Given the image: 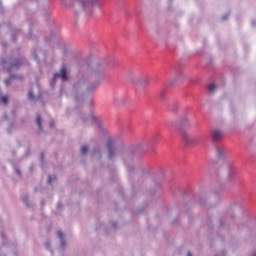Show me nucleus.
I'll return each mask as SVG.
<instances>
[{
  "mask_svg": "<svg viewBox=\"0 0 256 256\" xmlns=\"http://www.w3.org/2000/svg\"><path fill=\"white\" fill-rule=\"evenodd\" d=\"M105 69L106 64H84L82 66L84 76L74 84V88L76 90L82 88L84 95L95 92L101 84Z\"/></svg>",
  "mask_w": 256,
  "mask_h": 256,
  "instance_id": "f257e3e1",
  "label": "nucleus"
},
{
  "mask_svg": "<svg viewBox=\"0 0 256 256\" xmlns=\"http://www.w3.org/2000/svg\"><path fill=\"white\" fill-rule=\"evenodd\" d=\"M105 6L104 0H80L74 6V14L77 17L87 18L102 12Z\"/></svg>",
  "mask_w": 256,
  "mask_h": 256,
  "instance_id": "f03ea898",
  "label": "nucleus"
},
{
  "mask_svg": "<svg viewBox=\"0 0 256 256\" xmlns=\"http://www.w3.org/2000/svg\"><path fill=\"white\" fill-rule=\"evenodd\" d=\"M23 65V60L7 58L6 60H2L1 66L3 69L7 71V73H12V71H17L19 67Z\"/></svg>",
  "mask_w": 256,
  "mask_h": 256,
  "instance_id": "7ed1b4c3",
  "label": "nucleus"
},
{
  "mask_svg": "<svg viewBox=\"0 0 256 256\" xmlns=\"http://www.w3.org/2000/svg\"><path fill=\"white\" fill-rule=\"evenodd\" d=\"M61 79V81H65V66H62L60 73L54 74L52 80L50 81L51 87H55V82Z\"/></svg>",
  "mask_w": 256,
  "mask_h": 256,
  "instance_id": "20e7f679",
  "label": "nucleus"
},
{
  "mask_svg": "<svg viewBox=\"0 0 256 256\" xmlns=\"http://www.w3.org/2000/svg\"><path fill=\"white\" fill-rule=\"evenodd\" d=\"M106 146L108 148L109 158H113L116 150L113 140H107Z\"/></svg>",
  "mask_w": 256,
  "mask_h": 256,
  "instance_id": "39448f33",
  "label": "nucleus"
},
{
  "mask_svg": "<svg viewBox=\"0 0 256 256\" xmlns=\"http://www.w3.org/2000/svg\"><path fill=\"white\" fill-rule=\"evenodd\" d=\"M211 135H212L213 140H215V141L222 140V138L224 136L223 132H221V130H218V129L212 130Z\"/></svg>",
  "mask_w": 256,
  "mask_h": 256,
  "instance_id": "423d86ee",
  "label": "nucleus"
},
{
  "mask_svg": "<svg viewBox=\"0 0 256 256\" xmlns=\"http://www.w3.org/2000/svg\"><path fill=\"white\" fill-rule=\"evenodd\" d=\"M88 120L90 122H92V124H97L98 126H101L102 124V120L100 118H97V116H95L94 114H91V116H89Z\"/></svg>",
  "mask_w": 256,
  "mask_h": 256,
  "instance_id": "0eeeda50",
  "label": "nucleus"
},
{
  "mask_svg": "<svg viewBox=\"0 0 256 256\" xmlns=\"http://www.w3.org/2000/svg\"><path fill=\"white\" fill-rule=\"evenodd\" d=\"M22 78L23 77H21V76L11 74L10 79L4 80V83H5L6 87H9V85H11V81H13V79H22Z\"/></svg>",
  "mask_w": 256,
  "mask_h": 256,
  "instance_id": "6e6552de",
  "label": "nucleus"
},
{
  "mask_svg": "<svg viewBox=\"0 0 256 256\" xmlns=\"http://www.w3.org/2000/svg\"><path fill=\"white\" fill-rule=\"evenodd\" d=\"M216 154L219 158L225 156L226 152L224 148H216Z\"/></svg>",
  "mask_w": 256,
  "mask_h": 256,
  "instance_id": "1a4fd4ad",
  "label": "nucleus"
},
{
  "mask_svg": "<svg viewBox=\"0 0 256 256\" xmlns=\"http://www.w3.org/2000/svg\"><path fill=\"white\" fill-rule=\"evenodd\" d=\"M36 125L39 129V133H41V131H43V128L41 126V116H39V115L36 117Z\"/></svg>",
  "mask_w": 256,
  "mask_h": 256,
  "instance_id": "9d476101",
  "label": "nucleus"
},
{
  "mask_svg": "<svg viewBox=\"0 0 256 256\" xmlns=\"http://www.w3.org/2000/svg\"><path fill=\"white\" fill-rule=\"evenodd\" d=\"M58 237H59L60 243H61V245L63 247L65 245V238H64V235H63L62 231H58Z\"/></svg>",
  "mask_w": 256,
  "mask_h": 256,
  "instance_id": "9b49d317",
  "label": "nucleus"
},
{
  "mask_svg": "<svg viewBox=\"0 0 256 256\" xmlns=\"http://www.w3.org/2000/svg\"><path fill=\"white\" fill-rule=\"evenodd\" d=\"M0 101L3 105H7L9 103V96L5 95L0 98Z\"/></svg>",
  "mask_w": 256,
  "mask_h": 256,
  "instance_id": "f8f14e48",
  "label": "nucleus"
},
{
  "mask_svg": "<svg viewBox=\"0 0 256 256\" xmlns=\"http://www.w3.org/2000/svg\"><path fill=\"white\" fill-rule=\"evenodd\" d=\"M216 88H217L216 84L212 83L209 85L208 90L209 92H215Z\"/></svg>",
  "mask_w": 256,
  "mask_h": 256,
  "instance_id": "ddd939ff",
  "label": "nucleus"
},
{
  "mask_svg": "<svg viewBox=\"0 0 256 256\" xmlns=\"http://www.w3.org/2000/svg\"><path fill=\"white\" fill-rule=\"evenodd\" d=\"M28 99L29 101H35V95H33V91L28 92Z\"/></svg>",
  "mask_w": 256,
  "mask_h": 256,
  "instance_id": "4468645a",
  "label": "nucleus"
},
{
  "mask_svg": "<svg viewBox=\"0 0 256 256\" xmlns=\"http://www.w3.org/2000/svg\"><path fill=\"white\" fill-rule=\"evenodd\" d=\"M88 150H89V146H86V145L82 146L81 148L82 154H87Z\"/></svg>",
  "mask_w": 256,
  "mask_h": 256,
  "instance_id": "2eb2a0df",
  "label": "nucleus"
},
{
  "mask_svg": "<svg viewBox=\"0 0 256 256\" xmlns=\"http://www.w3.org/2000/svg\"><path fill=\"white\" fill-rule=\"evenodd\" d=\"M53 181H55V176H49L48 177V183L49 185H51L53 183Z\"/></svg>",
  "mask_w": 256,
  "mask_h": 256,
  "instance_id": "dca6fc26",
  "label": "nucleus"
},
{
  "mask_svg": "<svg viewBox=\"0 0 256 256\" xmlns=\"http://www.w3.org/2000/svg\"><path fill=\"white\" fill-rule=\"evenodd\" d=\"M228 174H229V176H231L232 174H234L233 168H231V166H228Z\"/></svg>",
  "mask_w": 256,
  "mask_h": 256,
  "instance_id": "f3484780",
  "label": "nucleus"
},
{
  "mask_svg": "<svg viewBox=\"0 0 256 256\" xmlns=\"http://www.w3.org/2000/svg\"><path fill=\"white\" fill-rule=\"evenodd\" d=\"M23 201H24V203L27 205V207H29V202H28L27 197H24V198H23Z\"/></svg>",
  "mask_w": 256,
  "mask_h": 256,
  "instance_id": "a211bd4d",
  "label": "nucleus"
},
{
  "mask_svg": "<svg viewBox=\"0 0 256 256\" xmlns=\"http://www.w3.org/2000/svg\"><path fill=\"white\" fill-rule=\"evenodd\" d=\"M50 127L51 128L55 127V122L54 121H50Z\"/></svg>",
  "mask_w": 256,
  "mask_h": 256,
  "instance_id": "6ab92c4d",
  "label": "nucleus"
},
{
  "mask_svg": "<svg viewBox=\"0 0 256 256\" xmlns=\"http://www.w3.org/2000/svg\"><path fill=\"white\" fill-rule=\"evenodd\" d=\"M160 97L165 98V92L164 91L160 92Z\"/></svg>",
  "mask_w": 256,
  "mask_h": 256,
  "instance_id": "aec40b11",
  "label": "nucleus"
},
{
  "mask_svg": "<svg viewBox=\"0 0 256 256\" xmlns=\"http://www.w3.org/2000/svg\"><path fill=\"white\" fill-rule=\"evenodd\" d=\"M15 171H16V174H17V175H21V171L19 170V168H16Z\"/></svg>",
  "mask_w": 256,
  "mask_h": 256,
  "instance_id": "412c9836",
  "label": "nucleus"
},
{
  "mask_svg": "<svg viewBox=\"0 0 256 256\" xmlns=\"http://www.w3.org/2000/svg\"><path fill=\"white\" fill-rule=\"evenodd\" d=\"M67 80H69V74H68L67 68H66V82H67Z\"/></svg>",
  "mask_w": 256,
  "mask_h": 256,
  "instance_id": "4be33fe9",
  "label": "nucleus"
},
{
  "mask_svg": "<svg viewBox=\"0 0 256 256\" xmlns=\"http://www.w3.org/2000/svg\"><path fill=\"white\" fill-rule=\"evenodd\" d=\"M196 140H197L196 138H192L191 142H192V143H195Z\"/></svg>",
  "mask_w": 256,
  "mask_h": 256,
  "instance_id": "5701e85b",
  "label": "nucleus"
},
{
  "mask_svg": "<svg viewBox=\"0 0 256 256\" xmlns=\"http://www.w3.org/2000/svg\"><path fill=\"white\" fill-rule=\"evenodd\" d=\"M1 237H2V238L5 237V234H4V233H1Z\"/></svg>",
  "mask_w": 256,
  "mask_h": 256,
  "instance_id": "b1692460",
  "label": "nucleus"
},
{
  "mask_svg": "<svg viewBox=\"0 0 256 256\" xmlns=\"http://www.w3.org/2000/svg\"><path fill=\"white\" fill-rule=\"evenodd\" d=\"M188 256H192V253H191V252H188Z\"/></svg>",
  "mask_w": 256,
  "mask_h": 256,
  "instance_id": "393cba45",
  "label": "nucleus"
},
{
  "mask_svg": "<svg viewBox=\"0 0 256 256\" xmlns=\"http://www.w3.org/2000/svg\"><path fill=\"white\" fill-rule=\"evenodd\" d=\"M187 124H189V122H188V121H186V122H185V125H187Z\"/></svg>",
  "mask_w": 256,
  "mask_h": 256,
  "instance_id": "a878e982",
  "label": "nucleus"
},
{
  "mask_svg": "<svg viewBox=\"0 0 256 256\" xmlns=\"http://www.w3.org/2000/svg\"><path fill=\"white\" fill-rule=\"evenodd\" d=\"M254 256H256V253L254 254Z\"/></svg>",
  "mask_w": 256,
  "mask_h": 256,
  "instance_id": "bb28decb",
  "label": "nucleus"
}]
</instances>
